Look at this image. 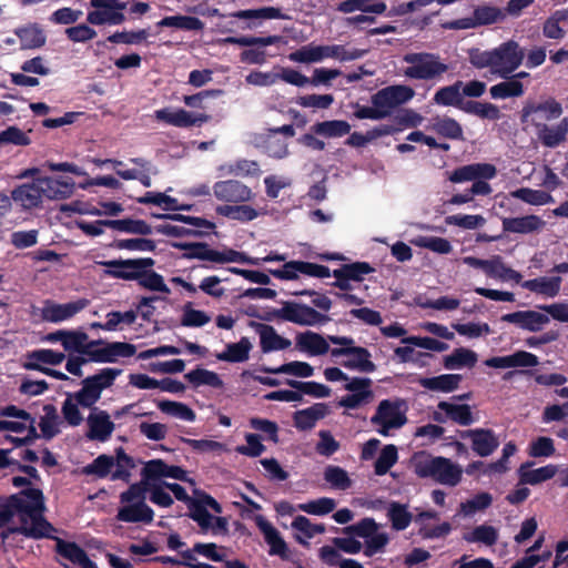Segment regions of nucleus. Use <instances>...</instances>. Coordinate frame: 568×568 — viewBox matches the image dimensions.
<instances>
[{
    "mask_svg": "<svg viewBox=\"0 0 568 568\" xmlns=\"http://www.w3.org/2000/svg\"><path fill=\"white\" fill-rule=\"evenodd\" d=\"M430 129L447 139L458 140L463 136V129L459 123L448 116L433 119Z\"/></svg>",
    "mask_w": 568,
    "mask_h": 568,
    "instance_id": "53",
    "label": "nucleus"
},
{
    "mask_svg": "<svg viewBox=\"0 0 568 568\" xmlns=\"http://www.w3.org/2000/svg\"><path fill=\"white\" fill-rule=\"evenodd\" d=\"M12 202L23 211L38 209L43 197L37 178L31 182L22 183L11 191Z\"/></svg>",
    "mask_w": 568,
    "mask_h": 568,
    "instance_id": "18",
    "label": "nucleus"
},
{
    "mask_svg": "<svg viewBox=\"0 0 568 568\" xmlns=\"http://www.w3.org/2000/svg\"><path fill=\"white\" fill-rule=\"evenodd\" d=\"M568 21V10H557L544 23L542 33L549 39H562L565 31L560 27L561 23Z\"/></svg>",
    "mask_w": 568,
    "mask_h": 568,
    "instance_id": "54",
    "label": "nucleus"
},
{
    "mask_svg": "<svg viewBox=\"0 0 568 568\" xmlns=\"http://www.w3.org/2000/svg\"><path fill=\"white\" fill-rule=\"evenodd\" d=\"M20 526L16 527L19 534L32 538L49 537L53 531L52 526L43 518L42 514L18 513Z\"/></svg>",
    "mask_w": 568,
    "mask_h": 568,
    "instance_id": "24",
    "label": "nucleus"
},
{
    "mask_svg": "<svg viewBox=\"0 0 568 568\" xmlns=\"http://www.w3.org/2000/svg\"><path fill=\"white\" fill-rule=\"evenodd\" d=\"M21 47L24 49H36L44 45L47 37L38 23H30L16 30Z\"/></svg>",
    "mask_w": 568,
    "mask_h": 568,
    "instance_id": "44",
    "label": "nucleus"
},
{
    "mask_svg": "<svg viewBox=\"0 0 568 568\" xmlns=\"http://www.w3.org/2000/svg\"><path fill=\"white\" fill-rule=\"evenodd\" d=\"M232 17L239 20H251L252 23L248 24V28L258 26L256 21L290 19L287 14L283 13V11L276 7H263L258 9L240 10L232 13Z\"/></svg>",
    "mask_w": 568,
    "mask_h": 568,
    "instance_id": "34",
    "label": "nucleus"
},
{
    "mask_svg": "<svg viewBox=\"0 0 568 568\" xmlns=\"http://www.w3.org/2000/svg\"><path fill=\"white\" fill-rule=\"evenodd\" d=\"M8 432L24 434V437H12L9 436L7 439L14 443L17 446H22L29 440L38 437L36 420L33 417H21V418H9Z\"/></svg>",
    "mask_w": 568,
    "mask_h": 568,
    "instance_id": "35",
    "label": "nucleus"
},
{
    "mask_svg": "<svg viewBox=\"0 0 568 568\" xmlns=\"http://www.w3.org/2000/svg\"><path fill=\"white\" fill-rule=\"evenodd\" d=\"M88 432L87 437L91 440L106 442L113 430L114 423L111 420L110 415L102 409H91L87 418Z\"/></svg>",
    "mask_w": 568,
    "mask_h": 568,
    "instance_id": "19",
    "label": "nucleus"
},
{
    "mask_svg": "<svg viewBox=\"0 0 568 568\" xmlns=\"http://www.w3.org/2000/svg\"><path fill=\"white\" fill-rule=\"evenodd\" d=\"M295 347L310 356L324 355L329 351L326 338L312 331L297 334L295 337Z\"/></svg>",
    "mask_w": 568,
    "mask_h": 568,
    "instance_id": "29",
    "label": "nucleus"
},
{
    "mask_svg": "<svg viewBox=\"0 0 568 568\" xmlns=\"http://www.w3.org/2000/svg\"><path fill=\"white\" fill-rule=\"evenodd\" d=\"M402 61V74L416 81L438 82L449 69L438 54L430 52H408Z\"/></svg>",
    "mask_w": 568,
    "mask_h": 568,
    "instance_id": "4",
    "label": "nucleus"
},
{
    "mask_svg": "<svg viewBox=\"0 0 568 568\" xmlns=\"http://www.w3.org/2000/svg\"><path fill=\"white\" fill-rule=\"evenodd\" d=\"M108 227L131 234L149 235L152 233V227L142 220H112L108 223Z\"/></svg>",
    "mask_w": 568,
    "mask_h": 568,
    "instance_id": "56",
    "label": "nucleus"
},
{
    "mask_svg": "<svg viewBox=\"0 0 568 568\" xmlns=\"http://www.w3.org/2000/svg\"><path fill=\"white\" fill-rule=\"evenodd\" d=\"M561 282L562 280L560 276H541L534 280L525 281L521 283V286L532 293L552 298L559 294Z\"/></svg>",
    "mask_w": 568,
    "mask_h": 568,
    "instance_id": "37",
    "label": "nucleus"
},
{
    "mask_svg": "<svg viewBox=\"0 0 568 568\" xmlns=\"http://www.w3.org/2000/svg\"><path fill=\"white\" fill-rule=\"evenodd\" d=\"M156 406L163 414L183 422L193 423L196 418L195 412L181 402L162 399L156 402Z\"/></svg>",
    "mask_w": 568,
    "mask_h": 568,
    "instance_id": "48",
    "label": "nucleus"
},
{
    "mask_svg": "<svg viewBox=\"0 0 568 568\" xmlns=\"http://www.w3.org/2000/svg\"><path fill=\"white\" fill-rule=\"evenodd\" d=\"M252 343L247 337H242L237 343L227 344L225 351L219 353L216 358L231 363H243L248 359Z\"/></svg>",
    "mask_w": 568,
    "mask_h": 568,
    "instance_id": "45",
    "label": "nucleus"
},
{
    "mask_svg": "<svg viewBox=\"0 0 568 568\" xmlns=\"http://www.w3.org/2000/svg\"><path fill=\"white\" fill-rule=\"evenodd\" d=\"M415 95V90L409 85L395 84L377 91L372 97V103L377 108L382 119L389 116L393 111L410 101Z\"/></svg>",
    "mask_w": 568,
    "mask_h": 568,
    "instance_id": "8",
    "label": "nucleus"
},
{
    "mask_svg": "<svg viewBox=\"0 0 568 568\" xmlns=\"http://www.w3.org/2000/svg\"><path fill=\"white\" fill-rule=\"evenodd\" d=\"M65 358L63 353L55 352L53 349H38L32 352L28 356V362L26 363V367L30 369H37L42 372V369H47L42 366V364L48 365H58L63 362Z\"/></svg>",
    "mask_w": 568,
    "mask_h": 568,
    "instance_id": "46",
    "label": "nucleus"
},
{
    "mask_svg": "<svg viewBox=\"0 0 568 568\" xmlns=\"http://www.w3.org/2000/svg\"><path fill=\"white\" fill-rule=\"evenodd\" d=\"M463 82L457 81L453 85L440 88L434 94V102L438 105H457L463 101V94L460 92Z\"/></svg>",
    "mask_w": 568,
    "mask_h": 568,
    "instance_id": "62",
    "label": "nucleus"
},
{
    "mask_svg": "<svg viewBox=\"0 0 568 568\" xmlns=\"http://www.w3.org/2000/svg\"><path fill=\"white\" fill-rule=\"evenodd\" d=\"M488 277L501 281L520 283L523 276L519 272L507 266L499 255H494L488 260L487 270L485 273Z\"/></svg>",
    "mask_w": 568,
    "mask_h": 568,
    "instance_id": "41",
    "label": "nucleus"
},
{
    "mask_svg": "<svg viewBox=\"0 0 568 568\" xmlns=\"http://www.w3.org/2000/svg\"><path fill=\"white\" fill-rule=\"evenodd\" d=\"M129 162L134 166L126 168L124 162L111 159H108L104 163H111L112 169L121 179L126 181L136 180L144 187H150L152 185L151 176L158 174V169L151 162L142 158H133L130 159Z\"/></svg>",
    "mask_w": 568,
    "mask_h": 568,
    "instance_id": "11",
    "label": "nucleus"
},
{
    "mask_svg": "<svg viewBox=\"0 0 568 568\" xmlns=\"http://www.w3.org/2000/svg\"><path fill=\"white\" fill-rule=\"evenodd\" d=\"M154 118L158 121L164 122L166 124L178 126V128H189L195 124H200L206 122L209 120L207 115L204 114H193L184 109H173V108H164L156 110L154 112Z\"/></svg>",
    "mask_w": 568,
    "mask_h": 568,
    "instance_id": "20",
    "label": "nucleus"
},
{
    "mask_svg": "<svg viewBox=\"0 0 568 568\" xmlns=\"http://www.w3.org/2000/svg\"><path fill=\"white\" fill-rule=\"evenodd\" d=\"M270 273L278 280L287 281L298 278L300 274L318 278H325L331 275L327 266L303 261L286 262L282 268L270 270Z\"/></svg>",
    "mask_w": 568,
    "mask_h": 568,
    "instance_id": "14",
    "label": "nucleus"
},
{
    "mask_svg": "<svg viewBox=\"0 0 568 568\" xmlns=\"http://www.w3.org/2000/svg\"><path fill=\"white\" fill-rule=\"evenodd\" d=\"M292 527L297 531L296 539L301 544H306L307 539H311L314 536L323 534L325 531L324 525L314 524L304 516H297L293 520Z\"/></svg>",
    "mask_w": 568,
    "mask_h": 568,
    "instance_id": "52",
    "label": "nucleus"
},
{
    "mask_svg": "<svg viewBox=\"0 0 568 568\" xmlns=\"http://www.w3.org/2000/svg\"><path fill=\"white\" fill-rule=\"evenodd\" d=\"M156 26L160 28L166 27L186 31H197L204 28V23L200 19L191 16L165 17L159 21Z\"/></svg>",
    "mask_w": 568,
    "mask_h": 568,
    "instance_id": "51",
    "label": "nucleus"
},
{
    "mask_svg": "<svg viewBox=\"0 0 568 568\" xmlns=\"http://www.w3.org/2000/svg\"><path fill=\"white\" fill-rule=\"evenodd\" d=\"M524 85L519 80L509 79L507 81L497 83L489 89L493 99H507L521 97L524 94Z\"/></svg>",
    "mask_w": 568,
    "mask_h": 568,
    "instance_id": "59",
    "label": "nucleus"
},
{
    "mask_svg": "<svg viewBox=\"0 0 568 568\" xmlns=\"http://www.w3.org/2000/svg\"><path fill=\"white\" fill-rule=\"evenodd\" d=\"M90 301L78 298L67 303H58L52 300H45L40 308L41 318L50 323H61L72 320L77 314L87 308Z\"/></svg>",
    "mask_w": 568,
    "mask_h": 568,
    "instance_id": "12",
    "label": "nucleus"
},
{
    "mask_svg": "<svg viewBox=\"0 0 568 568\" xmlns=\"http://www.w3.org/2000/svg\"><path fill=\"white\" fill-rule=\"evenodd\" d=\"M98 264L105 266L108 270L106 274L123 278V280H136V276L141 275V272L151 267L154 262L152 258H136L125 261H102Z\"/></svg>",
    "mask_w": 568,
    "mask_h": 568,
    "instance_id": "15",
    "label": "nucleus"
},
{
    "mask_svg": "<svg viewBox=\"0 0 568 568\" xmlns=\"http://www.w3.org/2000/svg\"><path fill=\"white\" fill-rule=\"evenodd\" d=\"M136 462L125 454L123 449H118L114 457V468L112 471V480L130 481L132 470L136 467Z\"/></svg>",
    "mask_w": 568,
    "mask_h": 568,
    "instance_id": "50",
    "label": "nucleus"
},
{
    "mask_svg": "<svg viewBox=\"0 0 568 568\" xmlns=\"http://www.w3.org/2000/svg\"><path fill=\"white\" fill-rule=\"evenodd\" d=\"M344 389L347 394L338 399V407L358 409L374 400L373 382L368 377H351L344 384Z\"/></svg>",
    "mask_w": 568,
    "mask_h": 568,
    "instance_id": "9",
    "label": "nucleus"
},
{
    "mask_svg": "<svg viewBox=\"0 0 568 568\" xmlns=\"http://www.w3.org/2000/svg\"><path fill=\"white\" fill-rule=\"evenodd\" d=\"M10 506L17 513L42 514L44 509L42 493L36 488L22 490L20 494L11 497Z\"/></svg>",
    "mask_w": 568,
    "mask_h": 568,
    "instance_id": "27",
    "label": "nucleus"
},
{
    "mask_svg": "<svg viewBox=\"0 0 568 568\" xmlns=\"http://www.w3.org/2000/svg\"><path fill=\"white\" fill-rule=\"evenodd\" d=\"M335 354H344L342 357H345V359L342 361V365L346 368L361 373H372L376 369V365L371 359V353L364 347L355 346Z\"/></svg>",
    "mask_w": 568,
    "mask_h": 568,
    "instance_id": "28",
    "label": "nucleus"
},
{
    "mask_svg": "<svg viewBox=\"0 0 568 568\" xmlns=\"http://www.w3.org/2000/svg\"><path fill=\"white\" fill-rule=\"evenodd\" d=\"M106 322L100 328L108 332L121 331L124 325H131L136 320V312H109L105 315Z\"/></svg>",
    "mask_w": 568,
    "mask_h": 568,
    "instance_id": "61",
    "label": "nucleus"
},
{
    "mask_svg": "<svg viewBox=\"0 0 568 568\" xmlns=\"http://www.w3.org/2000/svg\"><path fill=\"white\" fill-rule=\"evenodd\" d=\"M313 131L327 138H338L346 135L351 131V125L343 120L324 121L316 123Z\"/></svg>",
    "mask_w": 568,
    "mask_h": 568,
    "instance_id": "63",
    "label": "nucleus"
},
{
    "mask_svg": "<svg viewBox=\"0 0 568 568\" xmlns=\"http://www.w3.org/2000/svg\"><path fill=\"white\" fill-rule=\"evenodd\" d=\"M141 475L140 483L131 485L128 490L120 494V507L116 514L119 521L152 523L154 513L145 503L146 486L151 480L163 477L184 479L186 473L178 466H170L161 459H153L144 464Z\"/></svg>",
    "mask_w": 568,
    "mask_h": 568,
    "instance_id": "1",
    "label": "nucleus"
},
{
    "mask_svg": "<svg viewBox=\"0 0 568 568\" xmlns=\"http://www.w3.org/2000/svg\"><path fill=\"white\" fill-rule=\"evenodd\" d=\"M254 520L271 548L270 552L286 557L287 546L278 530L262 515L255 516Z\"/></svg>",
    "mask_w": 568,
    "mask_h": 568,
    "instance_id": "31",
    "label": "nucleus"
},
{
    "mask_svg": "<svg viewBox=\"0 0 568 568\" xmlns=\"http://www.w3.org/2000/svg\"><path fill=\"white\" fill-rule=\"evenodd\" d=\"M460 382L462 375L459 374H442L434 377H423L418 381V384L432 392L450 393L458 388Z\"/></svg>",
    "mask_w": 568,
    "mask_h": 568,
    "instance_id": "39",
    "label": "nucleus"
},
{
    "mask_svg": "<svg viewBox=\"0 0 568 568\" xmlns=\"http://www.w3.org/2000/svg\"><path fill=\"white\" fill-rule=\"evenodd\" d=\"M135 346L124 342L108 343L93 352V359L102 363H113L120 357L134 355Z\"/></svg>",
    "mask_w": 568,
    "mask_h": 568,
    "instance_id": "33",
    "label": "nucleus"
},
{
    "mask_svg": "<svg viewBox=\"0 0 568 568\" xmlns=\"http://www.w3.org/2000/svg\"><path fill=\"white\" fill-rule=\"evenodd\" d=\"M57 551L79 568H95V564L89 559L85 551L74 542L57 539Z\"/></svg>",
    "mask_w": 568,
    "mask_h": 568,
    "instance_id": "38",
    "label": "nucleus"
},
{
    "mask_svg": "<svg viewBox=\"0 0 568 568\" xmlns=\"http://www.w3.org/2000/svg\"><path fill=\"white\" fill-rule=\"evenodd\" d=\"M460 437L469 439L471 449L480 457L490 456L499 446V439L491 429H467L460 433Z\"/></svg>",
    "mask_w": 568,
    "mask_h": 568,
    "instance_id": "16",
    "label": "nucleus"
},
{
    "mask_svg": "<svg viewBox=\"0 0 568 568\" xmlns=\"http://www.w3.org/2000/svg\"><path fill=\"white\" fill-rule=\"evenodd\" d=\"M501 321L529 332H539L550 322L547 314L537 311L508 313L501 316Z\"/></svg>",
    "mask_w": 568,
    "mask_h": 568,
    "instance_id": "21",
    "label": "nucleus"
},
{
    "mask_svg": "<svg viewBox=\"0 0 568 568\" xmlns=\"http://www.w3.org/2000/svg\"><path fill=\"white\" fill-rule=\"evenodd\" d=\"M415 246L428 248L438 254H449L453 245L447 239L438 236H417L412 240Z\"/></svg>",
    "mask_w": 568,
    "mask_h": 568,
    "instance_id": "64",
    "label": "nucleus"
},
{
    "mask_svg": "<svg viewBox=\"0 0 568 568\" xmlns=\"http://www.w3.org/2000/svg\"><path fill=\"white\" fill-rule=\"evenodd\" d=\"M256 332L260 336V345L263 353L286 349L292 345L290 339L278 335L271 325L257 324Z\"/></svg>",
    "mask_w": 568,
    "mask_h": 568,
    "instance_id": "32",
    "label": "nucleus"
},
{
    "mask_svg": "<svg viewBox=\"0 0 568 568\" xmlns=\"http://www.w3.org/2000/svg\"><path fill=\"white\" fill-rule=\"evenodd\" d=\"M478 355L465 347L455 348L450 354L446 355L443 359L444 366L447 369H462L471 368L476 365Z\"/></svg>",
    "mask_w": 568,
    "mask_h": 568,
    "instance_id": "43",
    "label": "nucleus"
},
{
    "mask_svg": "<svg viewBox=\"0 0 568 568\" xmlns=\"http://www.w3.org/2000/svg\"><path fill=\"white\" fill-rule=\"evenodd\" d=\"M410 465L418 477L430 478L442 485L454 487L462 480V467L445 457L420 452L412 457Z\"/></svg>",
    "mask_w": 568,
    "mask_h": 568,
    "instance_id": "3",
    "label": "nucleus"
},
{
    "mask_svg": "<svg viewBox=\"0 0 568 568\" xmlns=\"http://www.w3.org/2000/svg\"><path fill=\"white\" fill-rule=\"evenodd\" d=\"M320 53L322 61L324 59L333 58L339 61H353L363 57L364 51L361 50H347L343 45H320Z\"/></svg>",
    "mask_w": 568,
    "mask_h": 568,
    "instance_id": "60",
    "label": "nucleus"
},
{
    "mask_svg": "<svg viewBox=\"0 0 568 568\" xmlns=\"http://www.w3.org/2000/svg\"><path fill=\"white\" fill-rule=\"evenodd\" d=\"M193 386H211L214 388L223 387V381L220 376L212 371L204 368H196L185 374L184 376Z\"/></svg>",
    "mask_w": 568,
    "mask_h": 568,
    "instance_id": "55",
    "label": "nucleus"
},
{
    "mask_svg": "<svg viewBox=\"0 0 568 568\" xmlns=\"http://www.w3.org/2000/svg\"><path fill=\"white\" fill-rule=\"evenodd\" d=\"M537 128V135L541 143L548 148H556L566 139L568 120L565 118L556 125L539 124Z\"/></svg>",
    "mask_w": 568,
    "mask_h": 568,
    "instance_id": "36",
    "label": "nucleus"
},
{
    "mask_svg": "<svg viewBox=\"0 0 568 568\" xmlns=\"http://www.w3.org/2000/svg\"><path fill=\"white\" fill-rule=\"evenodd\" d=\"M525 50L515 40H508L490 50L471 49L468 59L477 69H489L491 74L508 79L523 63Z\"/></svg>",
    "mask_w": 568,
    "mask_h": 568,
    "instance_id": "2",
    "label": "nucleus"
},
{
    "mask_svg": "<svg viewBox=\"0 0 568 568\" xmlns=\"http://www.w3.org/2000/svg\"><path fill=\"white\" fill-rule=\"evenodd\" d=\"M211 508L214 513L222 511L219 503L207 495H199L190 504V516L195 520L205 532L214 535L224 534L227 530V523L224 518L214 516L207 511Z\"/></svg>",
    "mask_w": 568,
    "mask_h": 568,
    "instance_id": "6",
    "label": "nucleus"
},
{
    "mask_svg": "<svg viewBox=\"0 0 568 568\" xmlns=\"http://www.w3.org/2000/svg\"><path fill=\"white\" fill-rule=\"evenodd\" d=\"M496 174L497 170L493 164L474 163L456 169L449 173L448 180L453 183L474 182L477 179H493Z\"/></svg>",
    "mask_w": 568,
    "mask_h": 568,
    "instance_id": "25",
    "label": "nucleus"
},
{
    "mask_svg": "<svg viewBox=\"0 0 568 568\" xmlns=\"http://www.w3.org/2000/svg\"><path fill=\"white\" fill-rule=\"evenodd\" d=\"M114 468V457L109 455H100L92 463L83 467L82 473L85 475H93L99 478L110 476L112 479V471Z\"/></svg>",
    "mask_w": 568,
    "mask_h": 568,
    "instance_id": "57",
    "label": "nucleus"
},
{
    "mask_svg": "<svg viewBox=\"0 0 568 568\" xmlns=\"http://www.w3.org/2000/svg\"><path fill=\"white\" fill-rule=\"evenodd\" d=\"M337 10L343 13L362 11L365 13L382 14L386 10V4L379 0H345L338 4Z\"/></svg>",
    "mask_w": 568,
    "mask_h": 568,
    "instance_id": "47",
    "label": "nucleus"
},
{
    "mask_svg": "<svg viewBox=\"0 0 568 568\" xmlns=\"http://www.w3.org/2000/svg\"><path fill=\"white\" fill-rule=\"evenodd\" d=\"M558 471L556 465L549 464L536 469L530 464H524L519 468V478L521 484L537 485L551 479Z\"/></svg>",
    "mask_w": 568,
    "mask_h": 568,
    "instance_id": "42",
    "label": "nucleus"
},
{
    "mask_svg": "<svg viewBox=\"0 0 568 568\" xmlns=\"http://www.w3.org/2000/svg\"><path fill=\"white\" fill-rule=\"evenodd\" d=\"M501 224L505 232L516 234L539 233L546 226V222L534 214L518 217H504Z\"/></svg>",
    "mask_w": 568,
    "mask_h": 568,
    "instance_id": "26",
    "label": "nucleus"
},
{
    "mask_svg": "<svg viewBox=\"0 0 568 568\" xmlns=\"http://www.w3.org/2000/svg\"><path fill=\"white\" fill-rule=\"evenodd\" d=\"M329 407L325 403H316L294 414V425L301 430L312 429L320 419L329 414Z\"/></svg>",
    "mask_w": 568,
    "mask_h": 568,
    "instance_id": "30",
    "label": "nucleus"
},
{
    "mask_svg": "<svg viewBox=\"0 0 568 568\" xmlns=\"http://www.w3.org/2000/svg\"><path fill=\"white\" fill-rule=\"evenodd\" d=\"M510 196L535 206L550 204L555 201L550 193L530 187H520L511 191Z\"/></svg>",
    "mask_w": 568,
    "mask_h": 568,
    "instance_id": "49",
    "label": "nucleus"
},
{
    "mask_svg": "<svg viewBox=\"0 0 568 568\" xmlns=\"http://www.w3.org/2000/svg\"><path fill=\"white\" fill-rule=\"evenodd\" d=\"M407 404L400 398L383 399L376 406L369 423L382 436H390L407 423Z\"/></svg>",
    "mask_w": 568,
    "mask_h": 568,
    "instance_id": "5",
    "label": "nucleus"
},
{
    "mask_svg": "<svg viewBox=\"0 0 568 568\" xmlns=\"http://www.w3.org/2000/svg\"><path fill=\"white\" fill-rule=\"evenodd\" d=\"M467 542H478L485 546H493L498 539L497 528L490 525H479L471 531L464 535Z\"/></svg>",
    "mask_w": 568,
    "mask_h": 568,
    "instance_id": "58",
    "label": "nucleus"
},
{
    "mask_svg": "<svg viewBox=\"0 0 568 568\" xmlns=\"http://www.w3.org/2000/svg\"><path fill=\"white\" fill-rule=\"evenodd\" d=\"M42 412L43 414L39 420L41 436L51 439L61 433L63 420L60 418L57 408L51 404L44 405Z\"/></svg>",
    "mask_w": 568,
    "mask_h": 568,
    "instance_id": "40",
    "label": "nucleus"
},
{
    "mask_svg": "<svg viewBox=\"0 0 568 568\" xmlns=\"http://www.w3.org/2000/svg\"><path fill=\"white\" fill-rule=\"evenodd\" d=\"M90 7L87 21L93 26H118L125 21L126 3L121 0H90Z\"/></svg>",
    "mask_w": 568,
    "mask_h": 568,
    "instance_id": "10",
    "label": "nucleus"
},
{
    "mask_svg": "<svg viewBox=\"0 0 568 568\" xmlns=\"http://www.w3.org/2000/svg\"><path fill=\"white\" fill-rule=\"evenodd\" d=\"M214 196L223 202H250L254 197L252 190L236 180L216 182L213 185Z\"/></svg>",
    "mask_w": 568,
    "mask_h": 568,
    "instance_id": "17",
    "label": "nucleus"
},
{
    "mask_svg": "<svg viewBox=\"0 0 568 568\" xmlns=\"http://www.w3.org/2000/svg\"><path fill=\"white\" fill-rule=\"evenodd\" d=\"M437 408L438 410L435 412L434 418L439 423L450 419L462 426H468L475 422L471 408L467 404L439 402Z\"/></svg>",
    "mask_w": 568,
    "mask_h": 568,
    "instance_id": "22",
    "label": "nucleus"
},
{
    "mask_svg": "<svg viewBox=\"0 0 568 568\" xmlns=\"http://www.w3.org/2000/svg\"><path fill=\"white\" fill-rule=\"evenodd\" d=\"M277 316L284 321L302 326L321 325L328 321L326 315L318 313L311 306L296 302L284 303L277 311Z\"/></svg>",
    "mask_w": 568,
    "mask_h": 568,
    "instance_id": "13",
    "label": "nucleus"
},
{
    "mask_svg": "<svg viewBox=\"0 0 568 568\" xmlns=\"http://www.w3.org/2000/svg\"><path fill=\"white\" fill-rule=\"evenodd\" d=\"M43 200H64L74 192V183L71 179H55L50 176L37 178Z\"/></svg>",
    "mask_w": 568,
    "mask_h": 568,
    "instance_id": "23",
    "label": "nucleus"
},
{
    "mask_svg": "<svg viewBox=\"0 0 568 568\" xmlns=\"http://www.w3.org/2000/svg\"><path fill=\"white\" fill-rule=\"evenodd\" d=\"M121 373L119 368L105 367L98 374L87 377L82 388L71 395L80 406L90 408L100 399L102 390L109 388Z\"/></svg>",
    "mask_w": 568,
    "mask_h": 568,
    "instance_id": "7",
    "label": "nucleus"
}]
</instances>
